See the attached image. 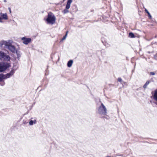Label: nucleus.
Returning a JSON list of instances; mask_svg holds the SVG:
<instances>
[{
  "label": "nucleus",
  "instance_id": "nucleus-1",
  "mask_svg": "<svg viewBox=\"0 0 157 157\" xmlns=\"http://www.w3.org/2000/svg\"><path fill=\"white\" fill-rule=\"evenodd\" d=\"M107 110L102 103L98 108V113L100 115H106Z\"/></svg>",
  "mask_w": 157,
  "mask_h": 157
},
{
  "label": "nucleus",
  "instance_id": "nucleus-2",
  "mask_svg": "<svg viewBox=\"0 0 157 157\" xmlns=\"http://www.w3.org/2000/svg\"><path fill=\"white\" fill-rule=\"evenodd\" d=\"M11 66L10 63L3 62L0 63V72H3Z\"/></svg>",
  "mask_w": 157,
  "mask_h": 157
},
{
  "label": "nucleus",
  "instance_id": "nucleus-3",
  "mask_svg": "<svg viewBox=\"0 0 157 157\" xmlns=\"http://www.w3.org/2000/svg\"><path fill=\"white\" fill-rule=\"evenodd\" d=\"M56 21V17L52 13H48V17L46 19V21L48 24H54Z\"/></svg>",
  "mask_w": 157,
  "mask_h": 157
},
{
  "label": "nucleus",
  "instance_id": "nucleus-4",
  "mask_svg": "<svg viewBox=\"0 0 157 157\" xmlns=\"http://www.w3.org/2000/svg\"><path fill=\"white\" fill-rule=\"evenodd\" d=\"M0 59H3L4 62H7L10 61V58L9 55H6L4 52L0 51Z\"/></svg>",
  "mask_w": 157,
  "mask_h": 157
},
{
  "label": "nucleus",
  "instance_id": "nucleus-5",
  "mask_svg": "<svg viewBox=\"0 0 157 157\" xmlns=\"http://www.w3.org/2000/svg\"><path fill=\"white\" fill-rule=\"evenodd\" d=\"M6 47H7V48L13 53L15 52L16 50L15 46L12 45L11 43H8Z\"/></svg>",
  "mask_w": 157,
  "mask_h": 157
},
{
  "label": "nucleus",
  "instance_id": "nucleus-6",
  "mask_svg": "<svg viewBox=\"0 0 157 157\" xmlns=\"http://www.w3.org/2000/svg\"><path fill=\"white\" fill-rule=\"evenodd\" d=\"M21 40H23V43L26 45L30 43L32 39L30 38H27L25 37H23L21 38Z\"/></svg>",
  "mask_w": 157,
  "mask_h": 157
},
{
  "label": "nucleus",
  "instance_id": "nucleus-7",
  "mask_svg": "<svg viewBox=\"0 0 157 157\" xmlns=\"http://www.w3.org/2000/svg\"><path fill=\"white\" fill-rule=\"evenodd\" d=\"M8 42L5 40H2L0 42V47H2L3 45L6 47Z\"/></svg>",
  "mask_w": 157,
  "mask_h": 157
},
{
  "label": "nucleus",
  "instance_id": "nucleus-8",
  "mask_svg": "<svg viewBox=\"0 0 157 157\" xmlns=\"http://www.w3.org/2000/svg\"><path fill=\"white\" fill-rule=\"evenodd\" d=\"M0 14L2 19L7 20L8 19V16L6 13H2L1 12Z\"/></svg>",
  "mask_w": 157,
  "mask_h": 157
},
{
  "label": "nucleus",
  "instance_id": "nucleus-9",
  "mask_svg": "<svg viewBox=\"0 0 157 157\" xmlns=\"http://www.w3.org/2000/svg\"><path fill=\"white\" fill-rule=\"evenodd\" d=\"M72 1H67V4L66 5V8L67 9H68L70 7V5Z\"/></svg>",
  "mask_w": 157,
  "mask_h": 157
},
{
  "label": "nucleus",
  "instance_id": "nucleus-10",
  "mask_svg": "<svg viewBox=\"0 0 157 157\" xmlns=\"http://www.w3.org/2000/svg\"><path fill=\"white\" fill-rule=\"evenodd\" d=\"M153 95L154 100L157 101V89L155 90L154 94Z\"/></svg>",
  "mask_w": 157,
  "mask_h": 157
},
{
  "label": "nucleus",
  "instance_id": "nucleus-11",
  "mask_svg": "<svg viewBox=\"0 0 157 157\" xmlns=\"http://www.w3.org/2000/svg\"><path fill=\"white\" fill-rule=\"evenodd\" d=\"M11 75L9 73L7 74L6 75H4L3 74V78L4 79H6L9 78Z\"/></svg>",
  "mask_w": 157,
  "mask_h": 157
},
{
  "label": "nucleus",
  "instance_id": "nucleus-12",
  "mask_svg": "<svg viewBox=\"0 0 157 157\" xmlns=\"http://www.w3.org/2000/svg\"><path fill=\"white\" fill-rule=\"evenodd\" d=\"M73 63V61L72 60H69L67 63V66L68 67H70L71 66Z\"/></svg>",
  "mask_w": 157,
  "mask_h": 157
},
{
  "label": "nucleus",
  "instance_id": "nucleus-13",
  "mask_svg": "<svg viewBox=\"0 0 157 157\" xmlns=\"http://www.w3.org/2000/svg\"><path fill=\"white\" fill-rule=\"evenodd\" d=\"M150 81H147L145 83V84H144V85L143 86V87L144 89H146L147 87V86L150 83Z\"/></svg>",
  "mask_w": 157,
  "mask_h": 157
},
{
  "label": "nucleus",
  "instance_id": "nucleus-14",
  "mask_svg": "<svg viewBox=\"0 0 157 157\" xmlns=\"http://www.w3.org/2000/svg\"><path fill=\"white\" fill-rule=\"evenodd\" d=\"M145 10L146 12L148 14L149 18L150 19H151L152 17L148 11L146 9H145Z\"/></svg>",
  "mask_w": 157,
  "mask_h": 157
},
{
  "label": "nucleus",
  "instance_id": "nucleus-15",
  "mask_svg": "<svg viewBox=\"0 0 157 157\" xmlns=\"http://www.w3.org/2000/svg\"><path fill=\"white\" fill-rule=\"evenodd\" d=\"M13 69H14V71L16 70L18 68V66L17 63H13Z\"/></svg>",
  "mask_w": 157,
  "mask_h": 157
},
{
  "label": "nucleus",
  "instance_id": "nucleus-16",
  "mask_svg": "<svg viewBox=\"0 0 157 157\" xmlns=\"http://www.w3.org/2000/svg\"><path fill=\"white\" fill-rule=\"evenodd\" d=\"M36 122V120H35L34 121L31 120L29 122V124L30 125H32L33 123L35 124Z\"/></svg>",
  "mask_w": 157,
  "mask_h": 157
},
{
  "label": "nucleus",
  "instance_id": "nucleus-17",
  "mask_svg": "<svg viewBox=\"0 0 157 157\" xmlns=\"http://www.w3.org/2000/svg\"><path fill=\"white\" fill-rule=\"evenodd\" d=\"M129 36L131 38H133L135 37L134 34L132 33H130L129 34Z\"/></svg>",
  "mask_w": 157,
  "mask_h": 157
},
{
  "label": "nucleus",
  "instance_id": "nucleus-18",
  "mask_svg": "<svg viewBox=\"0 0 157 157\" xmlns=\"http://www.w3.org/2000/svg\"><path fill=\"white\" fill-rule=\"evenodd\" d=\"M15 52H16L18 58L20 57L21 55L20 53V52L16 50Z\"/></svg>",
  "mask_w": 157,
  "mask_h": 157
},
{
  "label": "nucleus",
  "instance_id": "nucleus-19",
  "mask_svg": "<svg viewBox=\"0 0 157 157\" xmlns=\"http://www.w3.org/2000/svg\"><path fill=\"white\" fill-rule=\"evenodd\" d=\"M69 10H68V9H67L66 8L63 11V13L64 14H66L69 12Z\"/></svg>",
  "mask_w": 157,
  "mask_h": 157
},
{
  "label": "nucleus",
  "instance_id": "nucleus-20",
  "mask_svg": "<svg viewBox=\"0 0 157 157\" xmlns=\"http://www.w3.org/2000/svg\"><path fill=\"white\" fill-rule=\"evenodd\" d=\"M68 33V31L66 32V33L65 35L63 36V38L62 39V40H63L66 39V37L67 36Z\"/></svg>",
  "mask_w": 157,
  "mask_h": 157
},
{
  "label": "nucleus",
  "instance_id": "nucleus-21",
  "mask_svg": "<svg viewBox=\"0 0 157 157\" xmlns=\"http://www.w3.org/2000/svg\"><path fill=\"white\" fill-rule=\"evenodd\" d=\"M14 69H13L9 73L12 75L14 73Z\"/></svg>",
  "mask_w": 157,
  "mask_h": 157
},
{
  "label": "nucleus",
  "instance_id": "nucleus-22",
  "mask_svg": "<svg viewBox=\"0 0 157 157\" xmlns=\"http://www.w3.org/2000/svg\"><path fill=\"white\" fill-rule=\"evenodd\" d=\"M3 74H0V82L2 81L4 79L3 78Z\"/></svg>",
  "mask_w": 157,
  "mask_h": 157
},
{
  "label": "nucleus",
  "instance_id": "nucleus-23",
  "mask_svg": "<svg viewBox=\"0 0 157 157\" xmlns=\"http://www.w3.org/2000/svg\"><path fill=\"white\" fill-rule=\"evenodd\" d=\"M155 73L154 72H150V75H155Z\"/></svg>",
  "mask_w": 157,
  "mask_h": 157
},
{
  "label": "nucleus",
  "instance_id": "nucleus-24",
  "mask_svg": "<svg viewBox=\"0 0 157 157\" xmlns=\"http://www.w3.org/2000/svg\"><path fill=\"white\" fill-rule=\"evenodd\" d=\"M154 58L156 59L157 60V53H156L154 55Z\"/></svg>",
  "mask_w": 157,
  "mask_h": 157
},
{
  "label": "nucleus",
  "instance_id": "nucleus-25",
  "mask_svg": "<svg viewBox=\"0 0 157 157\" xmlns=\"http://www.w3.org/2000/svg\"><path fill=\"white\" fill-rule=\"evenodd\" d=\"M122 79L121 78H119L118 79V81L119 82H121L122 81Z\"/></svg>",
  "mask_w": 157,
  "mask_h": 157
},
{
  "label": "nucleus",
  "instance_id": "nucleus-26",
  "mask_svg": "<svg viewBox=\"0 0 157 157\" xmlns=\"http://www.w3.org/2000/svg\"><path fill=\"white\" fill-rule=\"evenodd\" d=\"M9 11H10V13H11V9L10 8H9Z\"/></svg>",
  "mask_w": 157,
  "mask_h": 157
},
{
  "label": "nucleus",
  "instance_id": "nucleus-27",
  "mask_svg": "<svg viewBox=\"0 0 157 157\" xmlns=\"http://www.w3.org/2000/svg\"><path fill=\"white\" fill-rule=\"evenodd\" d=\"M6 0L4 1L5 2H6Z\"/></svg>",
  "mask_w": 157,
  "mask_h": 157
},
{
  "label": "nucleus",
  "instance_id": "nucleus-28",
  "mask_svg": "<svg viewBox=\"0 0 157 157\" xmlns=\"http://www.w3.org/2000/svg\"><path fill=\"white\" fill-rule=\"evenodd\" d=\"M148 53H150V52H148Z\"/></svg>",
  "mask_w": 157,
  "mask_h": 157
},
{
  "label": "nucleus",
  "instance_id": "nucleus-29",
  "mask_svg": "<svg viewBox=\"0 0 157 157\" xmlns=\"http://www.w3.org/2000/svg\"><path fill=\"white\" fill-rule=\"evenodd\" d=\"M155 104L157 105V103H155Z\"/></svg>",
  "mask_w": 157,
  "mask_h": 157
}]
</instances>
